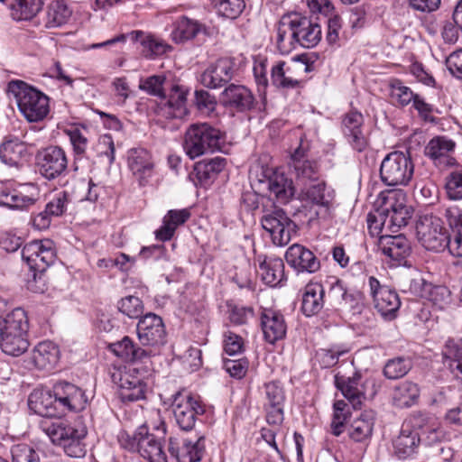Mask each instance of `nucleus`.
I'll use <instances>...</instances> for the list:
<instances>
[{"mask_svg":"<svg viewBox=\"0 0 462 462\" xmlns=\"http://www.w3.org/2000/svg\"><path fill=\"white\" fill-rule=\"evenodd\" d=\"M222 98L226 106L242 113L254 110L257 106L254 94L244 85L229 84L222 92Z\"/></svg>","mask_w":462,"mask_h":462,"instance_id":"27","label":"nucleus"},{"mask_svg":"<svg viewBox=\"0 0 462 462\" xmlns=\"http://www.w3.org/2000/svg\"><path fill=\"white\" fill-rule=\"evenodd\" d=\"M285 260L297 273H314L320 269V262L314 253L300 244H293L286 250Z\"/></svg>","mask_w":462,"mask_h":462,"instance_id":"23","label":"nucleus"},{"mask_svg":"<svg viewBox=\"0 0 462 462\" xmlns=\"http://www.w3.org/2000/svg\"><path fill=\"white\" fill-rule=\"evenodd\" d=\"M303 194L309 201L324 208L325 213L333 204L334 191L327 188L323 180H318L306 187Z\"/></svg>","mask_w":462,"mask_h":462,"instance_id":"47","label":"nucleus"},{"mask_svg":"<svg viewBox=\"0 0 462 462\" xmlns=\"http://www.w3.org/2000/svg\"><path fill=\"white\" fill-rule=\"evenodd\" d=\"M387 214L381 212V208H378L374 213L367 215V226L369 233L373 236H383V232L388 231V225H386Z\"/></svg>","mask_w":462,"mask_h":462,"instance_id":"60","label":"nucleus"},{"mask_svg":"<svg viewBox=\"0 0 462 462\" xmlns=\"http://www.w3.org/2000/svg\"><path fill=\"white\" fill-rule=\"evenodd\" d=\"M43 430L51 442L62 447L69 457H82L85 456L86 448L82 441L87 436L88 430L81 420L55 422Z\"/></svg>","mask_w":462,"mask_h":462,"instance_id":"4","label":"nucleus"},{"mask_svg":"<svg viewBox=\"0 0 462 462\" xmlns=\"http://www.w3.org/2000/svg\"><path fill=\"white\" fill-rule=\"evenodd\" d=\"M413 173L414 164L409 152H392L381 162L380 178L387 186H407Z\"/></svg>","mask_w":462,"mask_h":462,"instance_id":"6","label":"nucleus"},{"mask_svg":"<svg viewBox=\"0 0 462 462\" xmlns=\"http://www.w3.org/2000/svg\"><path fill=\"white\" fill-rule=\"evenodd\" d=\"M53 389H35L28 398V406L34 413L42 417H60Z\"/></svg>","mask_w":462,"mask_h":462,"instance_id":"30","label":"nucleus"},{"mask_svg":"<svg viewBox=\"0 0 462 462\" xmlns=\"http://www.w3.org/2000/svg\"><path fill=\"white\" fill-rule=\"evenodd\" d=\"M411 289L420 297L426 298L439 309H443L451 301V293L448 287L432 285L423 279L412 280Z\"/></svg>","mask_w":462,"mask_h":462,"instance_id":"33","label":"nucleus"},{"mask_svg":"<svg viewBox=\"0 0 462 462\" xmlns=\"http://www.w3.org/2000/svg\"><path fill=\"white\" fill-rule=\"evenodd\" d=\"M335 385L355 410L361 408L365 396L360 372H355L352 376L337 374Z\"/></svg>","mask_w":462,"mask_h":462,"instance_id":"24","label":"nucleus"},{"mask_svg":"<svg viewBox=\"0 0 462 462\" xmlns=\"http://www.w3.org/2000/svg\"><path fill=\"white\" fill-rule=\"evenodd\" d=\"M34 202L33 198L23 195L16 189L2 188L0 190V205L10 208H23L33 205Z\"/></svg>","mask_w":462,"mask_h":462,"instance_id":"53","label":"nucleus"},{"mask_svg":"<svg viewBox=\"0 0 462 462\" xmlns=\"http://www.w3.org/2000/svg\"><path fill=\"white\" fill-rule=\"evenodd\" d=\"M118 441L124 448L138 452L148 462H168L161 440L149 432L146 425L140 426L132 435L121 431Z\"/></svg>","mask_w":462,"mask_h":462,"instance_id":"5","label":"nucleus"},{"mask_svg":"<svg viewBox=\"0 0 462 462\" xmlns=\"http://www.w3.org/2000/svg\"><path fill=\"white\" fill-rule=\"evenodd\" d=\"M168 451L176 462H199L206 453V437L200 435L196 440L184 439L181 442L170 438Z\"/></svg>","mask_w":462,"mask_h":462,"instance_id":"18","label":"nucleus"},{"mask_svg":"<svg viewBox=\"0 0 462 462\" xmlns=\"http://www.w3.org/2000/svg\"><path fill=\"white\" fill-rule=\"evenodd\" d=\"M236 70L235 58H221L201 74L200 82L206 88H218L227 84L234 78Z\"/></svg>","mask_w":462,"mask_h":462,"instance_id":"19","label":"nucleus"},{"mask_svg":"<svg viewBox=\"0 0 462 462\" xmlns=\"http://www.w3.org/2000/svg\"><path fill=\"white\" fill-rule=\"evenodd\" d=\"M226 142V134L208 123H194L185 131L183 150L194 160L209 152L220 151Z\"/></svg>","mask_w":462,"mask_h":462,"instance_id":"2","label":"nucleus"},{"mask_svg":"<svg viewBox=\"0 0 462 462\" xmlns=\"http://www.w3.org/2000/svg\"><path fill=\"white\" fill-rule=\"evenodd\" d=\"M411 214L412 212L411 208L387 214L386 225H388V231L393 233L398 232L401 227L405 226L408 224L409 219L411 217Z\"/></svg>","mask_w":462,"mask_h":462,"instance_id":"63","label":"nucleus"},{"mask_svg":"<svg viewBox=\"0 0 462 462\" xmlns=\"http://www.w3.org/2000/svg\"><path fill=\"white\" fill-rule=\"evenodd\" d=\"M35 165L43 178L53 180L68 171L67 153L60 146L49 145L37 152Z\"/></svg>","mask_w":462,"mask_h":462,"instance_id":"11","label":"nucleus"},{"mask_svg":"<svg viewBox=\"0 0 462 462\" xmlns=\"http://www.w3.org/2000/svg\"><path fill=\"white\" fill-rule=\"evenodd\" d=\"M72 14L65 0H52L46 7L44 27L55 29L66 24Z\"/></svg>","mask_w":462,"mask_h":462,"instance_id":"45","label":"nucleus"},{"mask_svg":"<svg viewBox=\"0 0 462 462\" xmlns=\"http://www.w3.org/2000/svg\"><path fill=\"white\" fill-rule=\"evenodd\" d=\"M293 19L296 27L299 46L306 49L313 48L321 40V26L317 21L318 18L303 16L294 13Z\"/></svg>","mask_w":462,"mask_h":462,"instance_id":"26","label":"nucleus"},{"mask_svg":"<svg viewBox=\"0 0 462 462\" xmlns=\"http://www.w3.org/2000/svg\"><path fill=\"white\" fill-rule=\"evenodd\" d=\"M226 166V160L217 156L197 162L194 166V172L199 183L206 186L212 183Z\"/></svg>","mask_w":462,"mask_h":462,"instance_id":"43","label":"nucleus"},{"mask_svg":"<svg viewBox=\"0 0 462 462\" xmlns=\"http://www.w3.org/2000/svg\"><path fill=\"white\" fill-rule=\"evenodd\" d=\"M8 92L14 97L20 113L28 122H41L49 115L50 98L36 88L23 80H12Z\"/></svg>","mask_w":462,"mask_h":462,"instance_id":"3","label":"nucleus"},{"mask_svg":"<svg viewBox=\"0 0 462 462\" xmlns=\"http://www.w3.org/2000/svg\"><path fill=\"white\" fill-rule=\"evenodd\" d=\"M208 34V27L198 20L181 15L171 23V39L176 44L193 41L199 34Z\"/></svg>","mask_w":462,"mask_h":462,"instance_id":"25","label":"nucleus"},{"mask_svg":"<svg viewBox=\"0 0 462 462\" xmlns=\"http://www.w3.org/2000/svg\"><path fill=\"white\" fill-rule=\"evenodd\" d=\"M71 202L70 195L68 191L63 190L57 193L45 206V209L52 217L62 216L69 204Z\"/></svg>","mask_w":462,"mask_h":462,"instance_id":"59","label":"nucleus"},{"mask_svg":"<svg viewBox=\"0 0 462 462\" xmlns=\"http://www.w3.org/2000/svg\"><path fill=\"white\" fill-rule=\"evenodd\" d=\"M60 358L59 347L51 341H42L32 352V361L39 369H51Z\"/></svg>","mask_w":462,"mask_h":462,"instance_id":"42","label":"nucleus"},{"mask_svg":"<svg viewBox=\"0 0 462 462\" xmlns=\"http://www.w3.org/2000/svg\"><path fill=\"white\" fill-rule=\"evenodd\" d=\"M379 249L388 258L393 266L406 265L407 258L411 253L408 239L402 236H391L385 234L380 236Z\"/></svg>","mask_w":462,"mask_h":462,"instance_id":"20","label":"nucleus"},{"mask_svg":"<svg viewBox=\"0 0 462 462\" xmlns=\"http://www.w3.org/2000/svg\"><path fill=\"white\" fill-rule=\"evenodd\" d=\"M346 291L347 288L344 282L338 278H333V281L329 282V288L328 291V305L334 310H341Z\"/></svg>","mask_w":462,"mask_h":462,"instance_id":"57","label":"nucleus"},{"mask_svg":"<svg viewBox=\"0 0 462 462\" xmlns=\"http://www.w3.org/2000/svg\"><path fill=\"white\" fill-rule=\"evenodd\" d=\"M420 442V433L408 427H402L400 434L393 441L394 454L400 459L413 456Z\"/></svg>","mask_w":462,"mask_h":462,"instance_id":"41","label":"nucleus"},{"mask_svg":"<svg viewBox=\"0 0 462 462\" xmlns=\"http://www.w3.org/2000/svg\"><path fill=\"white\" fill-rule=\"evenodd\" d=\"M53 393L60 416L70 411H81L87 406L88 397L85 391L74 383L60 381L53 385Z\"/></svg>","mask_w":462,"mask_h":462,"instance_id":"14","label":"nucleus"},{"mask_svg":"<svg viewBox=\"0 0 462 462\" xmlns=\"http://www.w3.org/2000/svg\"><path fill=\"white\" fill-rule=\"evenodd\" d=\"M223 17L236 19L245 8V0H211Z\"/></svg>","mask_w":462,"mask_h":462,"instance_id":"54","label":"nucleus"},{"mask_svg":"<svg viewBox=\"0 0 462 462\" xmlns=\"http://www.w3.org/2000/svg\"><path fill=\"white\" fill-rule=\"evenodd\" d=\"M257 261L259 263L258 274L265 284L276 287L282 286L286 282L285 265L282 259L259 255Z\"/></svg>","mask_w":462,"mask_h":462,"instance_id":"29","label":"nucleus"},{"mask_svg":"<svg viewBox=\"0 0 462 462\" xmlns=\"http://www.w3.org/2000/svg\"><path fill=\"white\" fill-rule=\"evenodd\" d=\"M347 349H339L337 347L331 349H321L317 354V358L321 367L329 368L337 364L341 356L347 353Z\"/></svg>","mask_w":462,"mask_h":462,"instance_id":"64","label":"nucleus"},{"mask_svg":"<svg viewBox=\"0 0 462 462\" xmlns=\"http://www.w3.org/2000/svg\"><path fill=\"white\" fill-rule=\"evenodd\" d=\"M109 349L116 356L132 363L143 362L152 354L151 349L142 348L127 336L124 337L120 341L110 344Z\"/></svg>","mask_w":462,"mask_h":462,"instance_id":"37","label":"nucleus"},{"mask_svg":"<svg viewBox=\"0 0 462 462\" xmlns=\"http://www.w3.org/2000/svg\"><path fill=\"white\" fill-rule=\"evenodd\" d=\"M10 453L11 462H41L38 451L26 443L13 445Z\"/></svg>","mask_w":462,"mask_h":462,"instance_id":"55","label":"nucleus"},{"mask_svg":"<svg viewBox=\"0 0 462 462\" xmlns=\"http://www.w3.org/2000/svg\"><path fill=\"white\" fill-rule=\"evenodd\" d=\"M392 97L395 98L402 106L412 103L417 96L409 87L402 84L400 79H394L391 83Z\"/></svg>","mask_w":462,"mask_h":462,"instance_id":"62","label":"nucleus"},{"mask_svg":"<svg viewBox=\"0 0 462 462\" xmlns=\"http://www.w3.org/2000/svg\"><path fill=\"white\" fill-rule=\"evenodd\" d=\"M310 71V65L302 61L287 63L283 60L275 62L270 70L272 85L282 90L297 89L302 87L301 76Z\"/></svg>","mask_w":462,"mask_h":462,"instance_id":"12","label":"nucleus"},{"mask_svg":"<svg viewBox=\"0 0 462 462\" xmlns=\"http://www.w3.org/2000/svg\"><path fill=\"white\" fill-rule=\"evenodd\" d=\"M374 306L384 320L391 321L397 318L401 300L395 291L383 289L374 300Z\"/></svg>","mask_w":462,"mask_h":462,"instance_id":"40","label":"nucleus"},{"mask_svg":"<svg viewBox=\"0 0 462 462\" xmlns=\"http://www.w3.org/2000/svg\"><path fill=\"white\" fill-rule=\"evenodd\" d=\"M276 45L282 54H289L299 46L293 14H284L276 26Z\"/></svg>","mask_w":462,"mask_h":462,"instance_id":"31","label":"nucleus"},{"mask_svg":"<svg viewBox=\"0 0 462 462\" xmlns=\"http://www.w3.org/2000/svg\"><path fill=\"white\" fill-rule=\"evenodd\" d=\"M29 322L26 312L14 309L0 319V348L10 356H20L29 348Z\"/></svg>","mask_w":462,"mask_h":462,"instance_id":"1","label":"nucleus"},{"mask_svg":"<svg viewBox=\"0 0 462 462\" xmlns=\"http://www.w3.org/2000/svg\"><path fill=\"white\" fill-rule=\"evenodd\" d=\"M171 407L176 425L183 431L192 430L206 412L199 398L186 391H178L171 396Z\"/></svg>","mask_w":462,"mask_h":462,"instance_id":"7","label":"nucleus"},{"mask_svg":"<svg viewBox=\"0 0 462 462\" xmlns=\"http://www.w3.org/2000/svg\"><path fill=\"white\" fill-rule=\"evenodd\" d=\"M56 257L53 241L50 239L33 240L26 244L22 250V258L30 269L33 282L42 280L47 268Z\"/></svg>","mask_w":462,"mask_h":462,"instance_id":"8","label":"nucleus"},{"mask_svg":"<svg viewBox=\"0 0 462 462\" xmlns=\"http://www.w3.org/2000/svg\"><path fill=\"white\" fill-rule=\"evenodd\" d=\"M443 365L453 377L462 384V339L447 340L442 350Z\"/></svg>","mask_w":462,"mask_h":462,"instance_id":"39","label":"nucleus"},{"mask_svg":"<svg viewBox=\"0 0 462 462\" xmlns=\"http://www.w3.org/2000/svg\"><path fill=\"white\" fill-rule=\"evenodd\" d=\"M263 228L271 236L275 245L284 246L297 233L298 226L288 217L282 208H275L261 218Z\"/></svg>","mask_w":462,"mask_h":462,"instance_id":"13","label":"nucleus"},{"mask_svg":"<svg viewBox=\"0 0 462 462\" xmlns=\"http://www.w3.org/2000/svg\"><path fill=\"white\" fill-rule=\"evenodd\" d=\"M138 340L143 346L153 348L166 344V328L162 319L152 312H148L137 323Z\"/></svg>","mask_w":462,"mask_h":462,"instance_id":"15","label":"nucleus"},{"mask_svg":"<svg viewBox=\"0 0 462 462\" xmlns=\"http://www.w3.org/2000/svg\"><path fill=\"white\" fill-rule=\"evenodd\" d=\"M456 142L445 135H438L429 141L424 148V155L432 163L441 169H447L457 164L454 152Z\"/></svg>","mask_w":462,"mask_h":462,"instance_id":"17","label":"nucleus"},{"mask_svg":"<svg viewBox=\"0 0 462 462\" xmlns=\"http://www.w3.org/2000/svg\"><path fill=\"white\" fill-rule=\"evenodd\" d=\"M266 183L271 195H273L277 202L286 204L294 195L292 180L284 173L272 171L270 175H265Z\"/></svg>","mask_w":462,"mask_h":462,"instance_id":"38","label":"nucleus"},{"mask_svg":"<svg viewBox=\"0 0 462 462\" xmlns=\"http://www.w3.org/2000/svg\"><path fill=\"white\" fill-rule=\"evenodd\" d=\"M325 289L320 282H310L302 292L300 310L306 317L320 312L325 305Z\"/></svg>","mask_w":462,"mask_h":462,"instance_id":"35","label":"nucleus"},{"mask_svg":"<svg viewBox=\"0 0 462 462\" xmlns=\"http://www.w3.org/2000/svg\"><path fill=\"white\" fill-rule=\"evenodd\" d=\"M292 165L297 179L302 182L310 180V182L319 180V165L312 160L305 159L304 151L298 148L291 154Z\"/></svg>","mask_w":462,"mask_h":462,"instance_id":"46","label":"nucleus"},{"mask_svg":"<svg viewBox=\"0 0 462 462\" xmlns=\"http://www.w3.org/2000/svg\"><path fill=\"white\" fill-rule=\"evenodd\" d=\"M189 217V208L169 210L162 218V225L154 232L155 238L161 242L170 241L177 228L184 225Z\"/></svg>","mask_w":462,"mask_h":462,"instance_id":"36","label":"nucleus"},{"mask_svg":"<svg viewBox=\"0 0 462 462\" xmlns=\"http://www.w3.org/2000/svg\"><path fill=\"white\" fill-rule=\"evenodd\" d=\"M420 393L417 383L404 381L395 386L393 391V404L398 408H410L418 402Z\"/></svg>","mask_w":462,"mask_h":462,"instance_id":"48","label":"nucleus"},{"mask_svg":"<svg viewBox=\"0 0 462 462\" xmlns=\"http://www.w3.org/2000/svg\"><path fill=\"white\" fill-rule=\"evenodd\" d=\"M263 409L266 412V421L269 425L279 426L284 419L283 404L285 392L280 381L265 383L263 386Z\"/></svg>","mask_w":462,"mask_h":462,"instance_id":"16","label":"nucleus"},{"mask_svg":"<svg viewBox=\"0 0 462 462\" xmlns=\"http://www.w3.org/2000/svg\"><path fill=\"white\" fill-rule=\"evenodd\" d=\"M168 81L164 74L152 75L147 78H141L139 89L150 96L159 97L162 100L167 98L166 87Z\"/></svg>","mask_w":462,"mask_h":462,"instance_id":"51","label":"nucleus"},{"mask_svg":"<svg viewBox=\"0 0 462 462\" xmlns=\"http://www.w3.org/2000/svg\"><path fill=\"white\" fill-rule=\"evenodd\" d=\"M416 236L421 245L429 251L443 252L448 245V232L442 220L433 215L420 217L416 223Z\"/></svg>","mask_w":462,"mask_h":462,"instance_id":"9","label":"nucleus"},{"mask_svg":"<svg viewBox=\"0 0 462 462\" xmlns=\"http://www.w3.org/2000/svg\"><path fill=\"white\" fill-rule=\"evenodd\" d=\"M379 208H381V212H384L385 214L410 208V207L406 205V195L402 190L390 192Z\"/></svg>","mask_w":462,"mask_h":462,"instance_id":"58","label":"nucleus"},{"mask_svg":"<svg viewBox=\"0 0 462 462\" xmlns=\"http://www.w3.org/2000/svg\"><path fill=\"white\" fill-rule=\"evenodd\" d=\"M364 117L357 111L346 113L342 119V132L348 144L362 152L368 146V138L363 132Z\"/></svg>","mask_w":462,"mask_h":462,"instance_id":"22","label":"nucleus"},{"mask_svg":"<svg viewBox=\"0 0 462 462\" xmlns=\"http://www.w3.org/2000/svg\"><path fill=\"white\" fill-rule=\"evenodd\" d=\"M374 413L373 411H365L353 420L349 429L348 436L355 442H366L370 440L374 426Z\"/></svg>","mask_w":462,"mask_h":462,"instance_id":"44","label":"nucleus"},{"mask_svg":"<svg viewBox=\"0 0 462 462\" xmlns=\"http://www.w3.org/2000/svg\"><path fill=\"white\" fill-rule=\"evenodd\" d=\"M444 217L451 228L446 249L451 255L462 257V213L458 208H448L445 209Z\"/></svg>","mask_w":462,"mask_h":462,"instance_id":"34","label":"nucleus"},{"mask_svg":"<svg viewBox=\"0 0 462 462\" xmlns=\"http://www.w3.org/2000/svg\"><path fill=\"white\" fill-rule=\"evenodd\" d=\"M118 310L130 319H141L143 312V304L140 298L133 295L122 298L117 302Z\"/></svg>","mask_w":462,"mask_h":462,"instance_id":"56","label":"nucleus"},{"mask_svg":"<svg viewBox=\"0 0 462 462\" xmlns=\"http://www.w3.org/2000/svg\"><path fill=\"white\" fill-rule=\"evenodd\" d=\"M445 189L449 199H462V171H451L446 177Z\"/></svg>","mask_w":462,"mask_h":462,"instance_id":"61","label":"nucleus"},{"mask_svg":"<svg viewBox=\"0 0 462 462\" xmlns=\"http://www.w3.org/2000/svg\"><path fill=\"white\" fill-rule=\"evenodd\" d=\"M127 39H130L133 42H139L143 47V55L151 60L157 56L163 55L171 50V47L164 41L156 38L153 35H146L142 31H132L128 33H121L103 42L94 43L90 48L98 49L103 47H111L116 43H124Z\"/></svg>","mask_w":462,"mask_h":462,"instance_id":"10","label":"nucleus"},{"mask_svg":"<svg viewBox=\"0 0 462 462\" xmlns=\"http://www.w3.org/2000/svg\"><path fill=\"white\" fill-rule=\"evenodd\" d=\"M412 368L410 357L398 356L389 359L383 367V374L387 379L397 380L405 376Z\"/></svg>","mask_w":462,"mask_h":462,"instance_id":"52","label":"nucleus"},{"mask_svg":"<svg viewBox=\"0 0 462 462\" xmlns=\"http://www.w3.org/2000/svg\"><path fill=\"white\" fill-rule=\"evenodd\" d=\"M260 326L266 342L274 345L286 337L287 323L284 315L272 308H263L260 313Z\"/></svg>","mask_w":462,"mask_h":462,"instance_id":"21","label":"nucleus"},{"mask_svg":"<svg viewBox=\"0 0 462 462\" xmlns=\"http://www.w3.org/2000/svg\"><path fill=\"white\" fill-rule=\"evenodd\" d=\"M28 153L27 142L17 138L5 140L0 144V162L10 168H21Z\"/></svg>","mask_w":462,"mask_h":462,"instance_id":"32","label":"nucleus"},{"mask_svg":"<svg viewBox=\"0 0 462 462\" xmlns=\"http://www.w3.org/2000/svg\"><path fill=\"white\" fill-rule=\"evenodd\" d=\"M128 166L140 179L150 175L153 167L150 152L144 148L131 149L128 153Z\"/></svg>","mask_w":462,"mask_h":462,"instance_id":"50","label":"nucleus"},{"mask_svg":"<svg viewBox=\"0 0 462 462\" xmlns=\"http://www.w3.org/2000/svg\"><path fill=\"white\" fill-rule=\"evenodd\" d=\"M43 0H12L9 4L10 15L13 20L30 21L42 9Z\"/></svg>","mask_w":462,"mask_h":462,"instance_id":"49","label":"nucleus"},{"mask_svg":"<svg viewBox=\"0 0 462 462\" xmlns=\"http://www.w3.org/2000/svg\"><path fill=\"white\" fill-rule=\"evenodd\" d=\"M170 92L167 94L165 103L161 107L162 116L166 118H183L189 113L187 108L188 89L177 83L169 85Z\"/></svg>","mask_w":462,"mask_h":462,"instance_id":"28","label":"nucleus"}]
</instances>
